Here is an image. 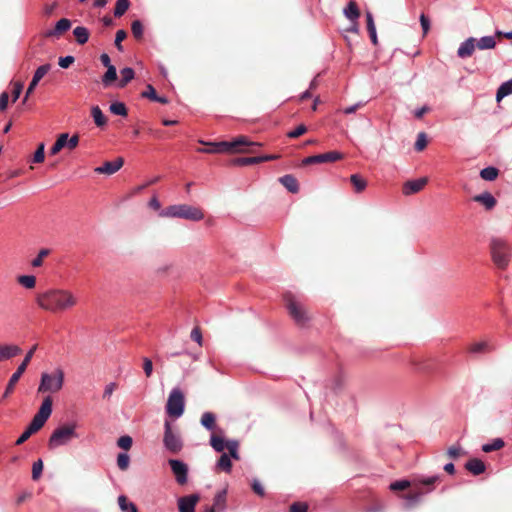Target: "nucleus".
Instances as JSON below:
<instances>
[{
  "label": "nucleus",
  "mask_w": 512,
  "mask_h": 512,
  "mask_svg": "<svg viewBox=\"0 0 512 512\" xmlns=\"http://www.w3.org/2000/svg\"><path fill=\"white\" fill-rule=\"evenodd\" d=\"M36 303L45 311L58 313L70 310L76 306L78 297L68 289L49 288L38 294Z\"/></svg>",
  "instance_id": "1"
},
{
  "label": "nucleus",
  "mask_w": 512,
  "mask_h": 512,
  "mask_svg": "<svg viewBox=\"0 0 512 512\" xmlns=\"http://www.w3.org/2000/svg\"><path fill=\"white\" fill-rule=\"evenodd\" d=\"M440 479L439 475L419 476L413 479L414 492L405 495L403 498L404 508L409 510L417 505L425 494L434 490V485Z\"/></svg>",
  "instance_id": "2"
},
{
  "label": "nucleus",
  "mask_w": 512,
  "mask_h": 512,
  "mask_svg": "<svg viewBox=\"0 0 512 512\" xmlns=\"http://www.w3.org/2000/svg\"><path fill=\"white\" fill-rule=\"evenodd\" d=\"M52 414V398L51 396H46L40 407L38 412L34 415L33 419L25 429V431L19 436V438L16 440V445H21L25 441H27L30 436L37 431H39L46 423V421L49 419V417Z\"/></svg>",
  "instance_id": "3"
},
{
  "label": "nucleus",
  "mask_w": 512,
  "mask_h": 512,
  "mask_svg": "<svg viewBox=\"0 0 512 512\" xmlns=\"http://www.w3.org/2000/svg\"><path fill=\"white\" fill-rule=\"evenodd\" d=\"M159 216L165 218H181L191 221H201L204 218L201 209L188 204L170 205L160 210Z\"/></svg>",
  "instance_id": "4"
},
{
  "label": "nucleus",
  "mask_w": 512,
  "mask_h": 512,
  "mask_svg": "<svg viewBox=\"0 0 512 512\" xmlns=\"http://www.w3.org/2000/svg\"><path fill=\"white\" fill-rule=\"evenodd\" d=\"M76 428V422L66 423L55 428L48 439L49 449L54 450L68 445L73 439L78 438L79 435L76 432Z\"/></svg>",
  "instance_id": "5"
},
{
  "label": "nucleus",
  "mask_w": 512,
  "mask_h": 512,
  "mask_svg": "<svg viewBox=\"0 0 512 512\" xmlns=\"http://www.w3.org/2000/svg\"><path fill=\"white\" fill-rule=\"evenodd\" d=\"M203 144H206L203 141H200ZM210 148L207 149H199L200 152L203 153H225L230 151L235 152H245L244 149H241L240 146H257L259 143L250 142L247 137L240 136L234 139L233 141H221L216 143H207Z\"/></svg>",
  "instance_id": "6"
},
{
  "label": "nucleus",
  "mask_w": 512,
  "mask_h": 512,
  "mask_svg": "<svg viewBox=\"0 0 512 512\" xmlns=\"http://www.w3.org/2000/svg\"><path fill=\"white\" fill-rule=\"evenodd\" d=\"M490 250L494 264L500 269H505L511 258L509 243L503 238L494 237L490 242Z\"/></svg>",
  "instance_id": "7"
},
{
  "label": "nucleus",
  "mask_w": 512,
  "mask_h": 512,
  "mask_svg": "<svg viewBox=\"0 0 512 512\" xmlns=\"http://www.w3.org/2000/svg\"><path fill=\"white\" fill-rule=\"evenodd\" d=\"M64 384V372L57 368L53 373L43 372L41 374L38 393H56L60 391Z\"/></svg>",
  "instance_id": "8"
},
{
  "label": "nucleus",
  "mask_w": 512,
  "mask_h": 512,
  "mask_svg": "<svg viewBox=\"0 0 512 512\" xmlns=\"http://www.w3.org/2000/svg\"><path fill=\"white\" fill-rule=\"evenodd\" d=\"M185 409V397L180 388L175 387L171 390L167 404L166 412L169 416L179 418L183 415Z\"/></svg>",
  "instance_id": "9"
},
{
  "label": "nucleus",
  "mask_w": 512,
  "mask_h": 512,
  "mask_svg": "<svg viewBox=\"0 0 512 512\" xmlns=\"http://www.w3.org/2000/svg\"><path fill=\"white\" fill-rule=\"evenodd\" d=\"M163 445L165 449L172 454H178L183 449L181 436L172 429L169 421H165L164 423Z\"/></svg>",
  "instance_id": "10"
},
{
  "label": "nucleus",
  "mask_w": 512,
  "mask_h": 512,
  "mask_svg": "<svg viewBox=\"0 0 512 512\" xmlns=\"http://www.w3.org/2000/svg\"><path fill=\"white\" fill-rule=\"evenodd\" d=\"M37 349V345H34L25 355L23 361L18 366L17 370L11 375L5 392L2 396L3 399L7 398L13 391L15 384L19 381L22 374L25 372L29 362L31 361L35 351Z\"/></svg>",
  "instance_id": "11"
},
{
  "label": "nucleus",
  "mask_w": 512,
  "mask_h": 512,
  "mask_svg": "<svg viewBox=\"0 0 512 512\" xmlns=\"http://www.w3.org/2000/svg\"><path fill=\"white\" fill-rule=\"evenodd\" d=\"M286 307L290 316L298 325H305L309 320L304 308L295 300L291 294L285 295Z\"/></svg>",
  "instance_id": "12"
},
{
  "label": "nucleus",
  "mask_w": 512,
  "mask_h": 512,
  "mask_svg": "<svg viewBox=\"0 0 512 512\" xmlns=\"http://www.w3.org/2000/svg\"><path fill=\"white\" fill-rule=\"evenodd\" d=\"M171 471L179 485H184L188 481V465L179 459H169Z\"/></svg>",
  "instance_id": "13"
},
{
  "label": "nucleus",
  "mask_w": 512,
  "mask_h": 512,
  "mask_svg": "<svg viewBox=\"0 0 512 512\" xmlns=\"http://www.w3.org/2000/svg\"><path fill=\"white\" fill-rule=\"evenodd\" d=\"M343 158V154L338 151H330L323 154L313 155L306 157L303 160L304 165H310V164H318V163H325V162H335L338 160H341Z\"/></svg>",
  "instance_id": "14"
},
{
  "label": "nucleus",
  "mask_w": 512,
  "mask_h": 512,
  "mask_svg": "<svg viewBox=\"0 0 512 512\" xmlns=\"http://www.w3.org/2000/svg\"><path fill=\"white\" fill-rule=\"evenodd\" d=\"M123 164V158L118 157L114 161H106L102 166L96 167L94 171L98 174L112 175L120 170Z\"/></svg>",
  "instance_id": "15"
},
{
  "label": "nucleus",
  "mask_w": 512,
  "mask_h": 512,
  "mask_svg": "<svg viewBox=\"0 0 512 512\" xmlns=\"http://www.w3.org/2000/svg\"><path fill=\"white\" fill-rule=\"evenodd\" d=\"M199 500L197 494H191L181 497L178 500V507L180 512H195V506Z\"/></svg>",
  "instance_id": "16"
},
{
  "label": "nucleus",
  "mask_w": 512,
  "mask_h": 512,
  "mask_svg": "<svg viewBox=\"0 0 512 512\" xmlns=\"http://www.w3.org/2000/svg\"><path fill=\"white\" fill-rule=\"evenodd\" d=\"M476 38L469 37L464 40L457 50V56L461 59L470 57L476 48Z\"/></svg>",
  "instance_id": "17"
},
{
  "label": "nucleus",
  "mask_w": 512,
  "mask_h": 512,
  "mask_svg": "<svg viewBox=\"0 0 512 512\" xmlns=\"http://www.w3.org/2000/svg\"><path fill=\"white\" fill-rule=\"evenodd\" d=\"M427 181L428 180L426 177H422V178L409 180V181L405 182L403 185V194L411 195V194L419 192L426 185Z\"/></svg>",
  "instance_id": "18"
},
{
  "label": "nucleus",
  "mask_w": 512,
  "mask_h": 512,
  "mask_svg": "<svg viewBox=\"0 0 512 512\" xmlns=\"http://www.w3.org/2000/svg\"><path fill=\"white\" fill-rule=\"evenodd\" d=\"M21 353L19 346L14 344L0 345V362L11 359Z\"/></svg>",
  "instance_id": "19"
},
{
  "label": "nucleus",
  "mask_w": 512,
  "mask_h": 512,
  "mask_svg": "<svg viewBox=\"0 0 512 512\" xmlns=\"http://www.w3.org/2000/svg\"><path fill=\"white\" fill-rule=\"evenodd\" d=\"M279 182L290 192L297 193L299 191V184L297 179L291 175L286 174L279 178Z\"/></svg>",
  "instance_id": "20"
},
{
  "label": "nucleus",
  "mask_w": 512,
  "mask_h": 512,
  "mask_svg": "<svg viewBox=\"0 0 512 512\" xmlns=\"http://www.w3.org/2000/svg\"><path fill=\"white\" fill-rule=\"evenodd\" d=\"M465 468L473 475H480L485 471L486 466L482 460L473 458L465 464Z\"/></svg>",
  "instance_id": "21"
},
{
  "label": "nucleus",
  "mask_w": 512,
  "mask_h": 512,
  "mask_svg": "<svg viewBox=\"0 0 512 512\" xmlns=\"http://www.w3.org/2000/svg\"><path fill=\"white\" fill-rule=\"evenodd\" d=\"M70 27H71V21L67 18H62L56 23L55 28L53 30H48L45 33V35L47 37L60 35L61 33L69 30Z\"/></svg>",
  "instance_id": "22"
},
{
  "label": "nucleus",
  "mask_w": 512,
  "mask_h": 512,
  "mask_svg": "<svg viewBox=\"0 0 512 512\" xmlns=\"http://www.w3.org/2000/svg\"><path fill=\"white\" fill-rule=\"evenodd\" d=\"M473 200L484 205L487 210H491L496 205V199L489 192L476 195L474 196Z\"/></svg>",
  "instance_id": "23"
},
{
  "label": "nucleus",
  "mask_w": 512,
  "mask_h": 512,
  "mask_svg": "<svg viewBox=\"0 0 512 512\" xmlns=\"http://www.w3.org/2000/svg\"><path fill=\"white\" fill-rule=\"evenodd\" d=\"M343 14L350 22H355L360 17V11L354 1H350L348 3V5L343 9Z\"/></svg>",
  "instance_id": "24"
},
{
  "label": "nucleus",
  "mask_w": 512,
  "mask_h": 512,
  "mask_svg": "<svg viewBox=\"0 0 512 512\" xmlns=\"http://www.w3.org/2000/svg\"><path fill=\"white\" fill-rule=\"evenodd\" d=\"M142 97L162 104L168 103V99L165 96L157 95L155 88L151 84L147 85L146 90L142 93Z\"/></svg>",
  "instance_id": "25"
},
{
  "label": "nucleus",
  "mask_w": 512,
  "mask_h": 512,
  "mask_svg": "<svg viewBox=\"0 0 512 512\" xmlns=\"http://www.w3.org/2000/svg\"><path fill=\"white\" fill-rule=\"evenodd\" d=\"M476 48L480 50L493 49L496 46V41L493 36H483L480 39H476Z\"/></svg>",
  "instance_id": "26"
},
{
  "label": "nucleus",
  "mask_w": 512,
  "mask_h": 512,
  "mask_svg": "<svg viewBox=\"0 0 512 512\" xmlns=\"http://www.w3.org/2000/svg\"><path fill=\"white\" fill-rule=\"evenodd\" d=\"M201 425L209 431L216 427V417L212 412H205L201 416Z\"/></svg>",
  "instance_id": "27"
},
{
  "label": "nucleus",
  "mask_w": 512,
  "mask_h": 512,
  "mask_svg": "<svg viewBox=\"0 0 512 512\" xmlns=\"http://www.w3.org/2000/svg\"><path fill=\"white\" fill-rule=\"evenodd\" d=\"M121 79L118 83V87H125L135 76V72L131 67H125L120 70Z\"/></svg>",
  "instance_id": "28"
},
{
  "label": "nucleus",
  "mask_w": 512,
  "mask_h": 512,
  "mask_svg": "<svg viewBox=\"0 0 512 512\" xmlns=\"http://www.w3.org/2000/svg\"><path fill=\"white\" fill-rule=\"evenodd\" d=\"M216 512H223L226 507V490L218 492L214 497L213 506Z\"/></svg>",
  "instance_id": "29"
},
{
  "label": "nucleus",
  "mask_w": 512,
  "mask_h": 512,
  "mask_svg": "<svg viewBox=\"0 0 512 512\" xmlns=\"http://www.w3.org/2000/svg\"><path fill=\"white\" fill-rule=\"evenodd\" d=\"M73 34L78 42V44L83 45L89 39V31L86 27L77 26L73 30Z\"/></svg>",
  "instance_id": "30"
},
{
  "label": "nucleus",
  "mask_w": 512,
  "mask_h": 512,
  "mask_svg": "<svg viewBox=\"0 0 512 512\" xmlns=\"http://www.w3.org/2000/svg\"><path fill=\"white\" fill-rule=\"evenodd\" d=\"M91 115L93 117L95 124L98 127H103L106 125L107 119H106L105 115L103 114L102 110L99 108V106L92 107Z\"/></svg>",
  "instance_id": "31"
},
{
  "label": "nucleus",
  "mask_w": 512,
  "mask_h": 512,
  "mask_svg": "<svg viewBox=\"0 0 512 512\" xmlns=\"http://www.w3.org/2000/svg\"><path fill=\"white\" fill-rule=\"evenodd\" d=\"M504 445L505 443L502 438H494L490 443L483 444L481 449L485 453H490L503 448Z\"/></svg>",
  "instance_id": "32"
},
{
  "label": "nucleus",
  "mask_w": 512,
  "mask_h": 512,
  "mask_svg": "<svg viewBox=\"0 0 512 512\" xmlns=\"http://www.w3.org/2000/svg\"><path fill=\"white\" fill-rule=\"evenodd\" d=\"M510 94H512V80L506 81L500 85L496 92V100L499 102Z\"/></svg>",
  "instance_id": "33"
},
{
  "label": "nucleus",
  "mask_w": 512,
  "mask_h": 512,
  "mask_svg": "<svg viewBox=\"0 0 512 512\" xmlns=\"http://www.w3.org/2000/svg\"><path fill=\"white\" fill-rule=\"evenodd\" d=\"M117 78V70L114 65H109L106 73L102 77V83L105 87H108Z\"/></svg>",
  "instance_id": "34"
},
{
  "label": "nucleus",
  "mask_w": 512,
  "mask_h": 512,
  "mask_svg": "<svg viewBox=\"0 0 512 512\" xmlns=\"http://www.w3.org/2000/svg\"><path fill=\"white\" fill-rule=\"evenodd\" d=\"M491 350H492L491 345L486 341L474 343L470 346V349H469V351L473 354L487 353V352H490Z\"/></svg>",
  "instance_id": "35"
},
{
  "label": "nucleus",
  "mask_w": 512,
  "mask_h": 512,
  "mask_svg": "<svg viewBox=\"0 0 512 512\" xmlns=\"http://www.w3.org/2000/svg\"><path fill=\"white\" fill-rule=\"evenodd\" d=\"M68 139V133H62L58 136L56 142L53 144V146L50 149L51 155H56L62 148L66 146Z\"/></svg>",
  "instance_id": "36"
},
{
  "label": "nucleus",
  "mask_w": 512,
  "mask_h": 512,
  "mask_svg": "<svg viewBox=\"0 0 512 512\" xmlns=\"http://www.w3.org/2000/svg\"><path fill=\"white\" fill-rule=\"evenodd\" d=\"M498 169L493 166H488L480 171V176L486 181H493L498 176Z\"/></svg>",
  "instance_id": "37"
},
{
  "label": "nucleus",
  "mask_w": 512,
  "mask_h": 512,
  "mask_svg": "<svg viewBox=\"0 0 512 512\" xmlns=\"http://www.w3.org/2000/svg\"><path fill=\"white\" fill-rule=\"evenodd\" d=\"M227 441L222 437L212 434L210 437V445L216 452H222L226 448Z\"/></svg>",
  "instance_id": "38"
},
{
  "label": "nucleus",
  "mask_w": 512,
  "mask_h": 512,
  "mask_svg": "<svg viewBox=\"0 0 512 512\" xmlns=\"http://www.w3.org/2000/svg\"><path fill=\"white\" fill-rule=\"evenodd\" d=\"M217 468L229 473L232 468V462L230 456L226 453H223L216 464Z\"/></svg>",
  "instance_id": "39"
},
{
  "label": "nucleus",
  "mask_w": 512,
  "mask_h": 512,
  "mask_svg": "<svg viewBox=\"0 0 512 512\" xmlns=\"http://www.w3.org/2000/svg\"><path fill=\"white\" fill-rule=\"evenodd\" d=\"M350 180H351V183L354 186V189L357 193L362 192L367 186L366 180L363 179L358 174L351 175Z\"/></svg>",
  "instance_id": "40"
},
{
  "label": "nucleus",
  "mask_w": 512,
  "mask_h": 512,
  "mask_svg": "<svg viewBox=\"0 0 512 512\" xmlns=\"http://www.w3.org/2000/svg\"><path fill=\"white\" fill-rule=\"evenodd\" d=\"M109 110L111 113L115 114V115H119V116H127L128 114V110L125 106V104L123 102H113L110 107H109Z\"/></svg>",
  "instance_id": "41"
},
{
  "label": "nucleus",
  "mask_w": 512,
  "mask_h": 512,
  "mask_svg": "<svg viewBox=\"0 0 512 512\" xmlns=\"http://www.w3.org/2000/svg\"><path fill=\"white\" fill-rule=\"evenodd\" d=\"M130 5L129 0H117L114 8V16L121 17L128 10Z\"/></svg>",
  "instance_id": "42"
},
{
  "label": "nucleus",
  "mask_w": 512,
  "mask_h": 512,
  "mask_svg": "<svg viewBox=\"0 0 512 512\" xmlns=\"http://www.w3.org/2000/svg\"><path fill=\"white\" fill-rule=\"evenodd\" d=\"M18 282L27 289H32L36 285V278L33 275H21L18 277Z\"/></svg>",
  "instance_id": "43"
},
{
  "label": "nucleus",
  "mask_w": 512,
  "mask_h": 512,
  "mask_svg": "<svg viewBox=\"0 0 512 512\" xmlns=\"http://www.w3.org/2000/svg\"><path fill=\"white\" fill-rule=\"evenodd\" d=\"M50 69H51V65L48 64V63L39 66L36 69V71L34 72L32 80H34V81L39 83V81L49 72Z\"/></svg>",
  "instance_id": "44"
},
{
  "label": "nucleus",
  "mask_w": 512,
  "mask_h": 512,
  "mask_svg": "<svg viewBox=\"0 0 512 512\" xmlns=\"http://www.w3.org/2000/svg\"><path fill=\"white\" fill-rule=\"evenodd\" d=\"M226 448L229 451L230 457L234 458L235 460L239 459V443L237 440H227Z\"/></svg>",
  "instance_id": "45"
},
{
  "label": "nucleus",
  "mask_w": 512,
  "mask_h": 512,
  "mask_svg": "<svg viewBox=\"0 0 512 512\" xmlns=\"http://www.w3.org/2000/svg\"><path fill=\"white\" fill-rule=\"evenodd\" d=\"M130 464V457L127 453H119L117 456V466L120 470L125 471Z\"/></svg>",
  "instance_id": "46"
},
{
  "label": "nucleus",
  "mask_w": 512,
  "mask_h": 512,
  "mask_svg": "<svg viewBox=\"0 0 512 512\" xmlns=\"http://www.w3.org/2000/svg\"><path fill=\"white\" fill-rule=\"evenodd\" d=\"M413 486V480L412 481H408V480H398V481H395V482H392L389 486V488L393 491H400V490H404L410 486Z\"/></svg>",
  "instance_id": "47"
},
{
  "label": "nucleus",
  "mask_w": 512,
  "mask_h": 512,
  "mask_svg": "<svg viewBox=\"0 0 512 512\" xmlns=\"http://www.w3.org/2000/svg\"><path fill=\"white\" fill-rule=\"evenodd\" d=\"M42 471H43V461H42V459H38L32 465V479L34 481L38 480L42 475Z\"/></svg>",
  "instance_id": "48"
},
{
  "label": "nucleus",
  "mask_w": 512,
  "mask_h": 512,
  "mask_svg": "<svg viewBox=\"0 0 512 512\" xmlns=\"http://www.w3.org/2000/svg\"><path fill=\"white\" fill-rule=\"evenodd\" d=\"M131 31L135 38L140 39L143 36V24L140 20H134L131 24Z\"/></svg>",
  "instance_id": "49"
},
{
  "label": "nucleus",
  "mask_w": 512,
  "mask_h": 512,
  "mask_svg": "<svg viewBox=\"0 0 512 512\" xmlns=\"http://www.w3.org/2000/svg\"><path fill=\"white\" fill-rule=\"evenodd\" d=\"M260 163V158L257 157H243L234 160V164L240 166L254 165Z\"/></svg>",
  "instance_id": "50"
},
{
  "label": "nucleus",
  "mask_w": 512,
  "mask_h": 512,
  "mask_svg": "<svg viewBox=\"0 0 512 512\" xmlns=\"http://www.w3.org/2000/svg\"><path fill=\"white\" fill-rule=\"evenodd\" d=\"M45 158V145L44 143H40L34 153L33 162L41 163Z\"/></svg>",
  "instance_id": "51"
},
{
  "label": "nucleus",
  "mask_w": 512,
  "mask_h": 512,
  "mask_svg": "<svg viewBox=\"0 0 512 512\" xmlns=\"http://www.w3.org/2000/svg\"><path fill=\"white\" fill-rule=\"evenodd\" d=\"M427 145V136L424 132H420L415 142V150L422 151Z\"/></svg>",
  "instance_id": "52"
},
{
  "label": "nucleus",
  "mask_w": 512,
  "mask_h": 512,
  "mask_svg": "<svg viewBox=\"0 0 512 512\" xmlns=\"http://www.w3.org/2000/svg\"><path fill=\"white\" fill-rule=\"evenodd\" d=\"M49 249H41L35 259L32 260L31 265L33 267H40L43 263V258L49 255Z\"/></svg>",
  "instance_id": "53"
},
{
  "label": "nucleus",
  "mask_w": 512,
  "mask_h": 512,
  "mask_svg": "<svg viewBox=\"0 0 512 512\" xmlns=\"http://www.w3.org/2000/svg\"><path fill=\"white\" fill-rule=\"evenodd\" d=\"M127 33L124 30H118L115 35V46L118 51H123L122 41L126 38Z\"/></svg>",
  "instance_id": "54"
},
{
  "label": "nucleus",
  "mask_w": 512,
  "mask_h": 512,
  "mask_svg": "<svg viewBox=\"0 0 512 512\" xmlns=\"http://www.w3.org/2000/svg\"><path fill=\"white\" fill-rule=\"evenodd\" d=\"M132 442L133 441L130 436L124 435L117 440V445L124 450H128L131 448Z\"/></svg>",
  "instance_id": "55"
},
{
  "label": "nucleus",
  "mask_w": 512,
  "mask_h": 512,
  "mask_svg": "<svg viewBox=\"0 0 512 512\" xmlns=\"http://www.w3.org/2000/svg\"><path fill=\"white\" fill-rule=\"evenodd\" d=\"M252 490L259 496L263 497L265 495L264 487L258 479H253L251 483Z\"/></svg>",
  "instance_id": "56"
},
{
  "label": "nucleus",
  "mask_w": 512,
  "mask_h": 512,
  "mask_svg": "<svg viewBox=\"0 0 512 512\" xmlns=\"http://www.w3.org/2000/svg\"><path fill=\"white\" fill-rule=\"evenodd\" d=\"M306 131H307L306 126L304 124H300L294 130L288 132L287 136L289 138H297V137L303 135Z\"/></svg>",
  "instance_id": "57"
},
{
  "label": "nucleus",
  "mask_w": 512,
  "mask_h": 512,
  "mask_svg": "<svg viewBox=\"0 0 512 512\" xmlns=\"http://www.w3.org/2000/svg\"><path fill=\"white\" fill-rule=\"evenodd\" d=\"M75 61V58L71 55H67L65 57H60L58 61V65L63 68L67 69L71 64H73Z\"/></svg>",
  "instance_id": "58"
},
{
  "label": "nucleus",
  "mask_w": 512,
  "mask_h": 512,
  "mask_svg": "<svg viewBox=\"0 0 512 512\" xmlns=\"http://www.w3.org/2000/svg\"><path fill=\"white\" fill-rule=\"evenodd\" d=\"M419 20L423 30V34L426 35L430 30V20L424 13L420 15Z\"/></svg>",
  "instance_id": "59"
},
{
  "label": "nucleus",
  "mask_w": 512,
  "mask_h": 512,
  "mask_svg": "<svg viewBox=\"0 0 512 512\" xmlns=\"http://www.w3.org/2000/svg\"><path fill=\"white\" fill-rule=\"evenodd\" d=\"M14 87H13V91H12V100L13 102L17 101L18 98L20 97L21 93H22V90H23V83L22 82H15L14 84Z\"/></svg>",
  "instance_id": "60"
},
{
  "label": "nucleus",
  "mask_w": 512,
  "mask_h": 512,
  "mask_svg": "<svg viewBox=\"0 0 512 512\" xmlns=\"http://www.w3.org/2000/svg\"><path fill=\"white\" fill-rule=\"evenodd\" d=\"M143 370H144V373L147 377H150L152 375V372H153V363L152 361L147 358V357H144L143 358Z\"/></svg>",
  "instance_id": "61"
},
{
  "label": "nucleus",
  "mask_w": 512,
  "mask_h": 512,
  "mask_svg": "<svg viewBox=\"0 0 512 512\" xmlns=\"http://www.w3.org/2000/svg\"><path fill=\"white\" fill-rule=\"evenodd\" d=\"M116 388H117V384L115 382H110L109 384H107L104 388L103 398L109 399Z\"/></svg>",
  "instance_id": "62"
},
{
  "label": "nucleus",
  "mask_w": 512,
  "mask_h": 512,
  "mask_svg": "<svg viewBox=\"0 0 512 512\" xmlns=\"http://www.w3.org/2000/svg\"><path fill=\"white\" fill-rule=\"evenodd\" d=\"M190 337L193 341L197 342L200 346L202 345V333L198 327L192 329Z\"/></svg>",
  "instance_id": "63"
},
{
  "label": "nucleus",
  "mask_w": 512,
  "mask_h": 512,
  "mask_svg": "<svg viewBox=\"0 0 512 512\" xmlns=\"http://www.w3.org/2000/svg\"><path fill=\"white\" fill-rule=\"evenodd\" d=\"M308 506L305 503L295 502L290 507V512H307Z\"/></svg>",
  "instance_id": "64"
}]
</instances>
